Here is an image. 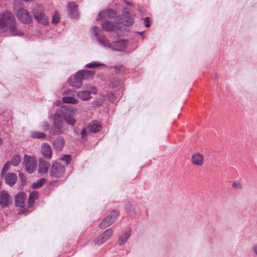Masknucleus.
Listing matches in <instances>:
<instances>
[{
	"label": "nucleus",
	"mask_w": 257,
	"mask_h": 257,
	"mask_svg": "<svg viewBox=\"0 0 257 257\" xmlns=\"http://www.w3.org/2000/svg\"><path fill=\"white\" fill-rule=\"evenodd\" d=\"M78 110L76 108L69 105H65L60 109L57 110L53 115L52 127L49 131L52 136L59 135L67 130L65 122L70 125L76 123L73 118L77 115Z\"/></svg>",
	"instance_id": "obj_1"
},
{
	"label": "nucleus",
	"mask_w": 257,
	"mask_h": 257,
	"mask_svg": "<svg viewBox=\"0 0 257 257\" xmlns=\"http://www.w3.org/2000/svg\"><path fill=\"white\" fill-rule=\"evenodd\" d=\"M0 31L9 32L13 36L23 35V33L17 27V22L14 15L9 11L0 13Z\"/></svg>",
	"instance_id": "obj_2"
},
{
	"label": "nucleus",
	"mask_w": 257,
	"mask_h": 257,
	"mask_svg": "<svg viewBox=\"0 0 257 257\" xmlns=\"http://www.w3.org/2000/svg\"><path fill=\"white\" fill-rule=\"evenodd\" d=\"M13 9L18 19L22 23L30 24L33 22V19L32 15L27 9H25L21 4H19L18 0L15 1Z\"/></svg>",
	"instance_id": "obj_3"
},
{
	"label": "nucleus",
	"mask_w": 257,
	"mask_h": 257,
	"mask_svg": "<svg viewBox=\"0 0 257 257\" xmlns=\"http://www.w3.org/2000/svg\"><path fill=\"white\" fill-rule=\"evenodd\" d=\"M100 29L94 26L90 29V35L92 39H96L99 44L102 47L104 46H108V40L103 35L100 34Z\"/></svg>",
	"instance_id": "obj_4"
},
{
	"label": "nucleus",
	"mask_w": 257,
	"mask_h": 257,
	"mask_svg": "<svg viewBox=\"0 0 257 257\" xmlns=\"http://www.w3.org/2000/svg\"><path fill=\"white\" fill-rule=\"evenodd\" d=\"M34 18L38 23L46 25L49 23V19L44 12V8L41 5H36L32 8Z\"/></svg>",
	"instance_id": "obj_5"
},
{
	"label": "nucleus",
	"mask_w": 257,
	"mask_h": 257,
	"mask_svg": "<svg viewBox=\"0 0 257 257\" xmlns=\"http://www.w3.org/2000/svg\"><path fill=\"white\" fill-rule=\"evenodd\" d=\"M108 46H104L105 48H108L116 51H125L130 52L131 50L128 49L130 43L127 40H120L113 42L111 43L108 41Z\"/></svg>",
	"instance_id": "obj_6"
},
{
	"label": "nucleus",
	"mask_w": 257,
	"mask_h": 257,
	"mask_svg": "<svg viewBox=\"0 0 257 257\" xmlns=\"http://www.w3.org/2000/svg\"><path fill=\"white\" fill-rule=\"evenodd\" d=\"M37 161L34 156L25 154L23 158V164L25 170L29 174L33 173L36 169Z\"/></svg>",
	"instance_id": "obj_7"
},
{
	"label": "nucleus",
	"mask_w": 257,
	"mask_h": 257,
	"mask_svg": "<svg viewBox=\"0 0 257 257\" xmlns=\"http://www.w3.org/2000/svg\"><path fill=\"white\" fill-rule=\"evenodd\" d=\"M97 90L95 87L88 85H85L83 90L77 92V96L82 100H88L91 98V94H95Z\"/></svg>",
	"instance_id": "obj_8"
},
{
	"label": "nucleus",
	"mask_w": 257,
	"mask_h": 257,
	"mask_svg": "<svg viewBox=\"0 0 257 257\" xmlns=\"http://www.w3.org/2000/svg\"><path fill=\"white\" fill-rule=\"evenodd\" d=\"M65 172V167L58 162H55L51 166L49 174L52 178H60Z\"/></svg>",
	"instance_id": "obj_9"
},
{
	"label": "nucleus",
	"mask_w": 257,
	"mask_h": 257,
	"mask_svg": "<svg viewBox=\"0 0 257 257\" xmlns=\"http://www.w3.org/2000/svg\"><path fill=\"white\" fill-rule=\"evenodd\" d=\"M123 12L124 13H126V15L117 16L115 21L118 24L119 28L120 27V25L130 27L134 23V19L131 15H128V12L126 8L123 9Z\"/></svg>",
	"instance_id": "obj_10"
},
{
	"label": "nucleus",
	"mask_w": 257,
	"mask_h": 257,
	"mask_svg": "<svg viewBox=\"0 0 257 257\" xmlns=\"http://www.w3.org/2000/svg\"><path fill=\"white\" fill-rule=\"evenodd\" d=\"M118 212L116 211H112L99 224V226L100 228H105L111 224L116 220L118 216Z\"/></svg>",
	"instance_id": "obj_11"
},
{
	"label": "nucleus",
	"mask_w": 257,
	"mask_h": 257,
	"mask_svg": "<svg viewBox=\"0 0 257 257\" xmlns=\"http://www.w3.org/2000/svg\"><path fill=\"white\" fill-rule=\"evenodd\" d=\"M113 230L111 228H109L101 234L94 240V244L100 245L105 242L112 234Z\"/></svg>",
	"instance_id": "obj_12"
},
{
	"label": "nucleus",
	"mask_w": 257,
	"mask_h": 257,
	"mask_svg": "<svg viewBox=\"0 0 257 257\" xmlns=\"http://www.w3.org/2000/svg\"><path fill=\"white\" fill-rule=\"evenodd\" d=\"M13 202V199L11 197L8 192L3 190L0 192V205L3 207H8Z\"/></svg>",
	"instance_id": "obj_13"
},
{
	"label": "nucleus",
	"mask_w": 257,
	"mask_h": 257,
	"mask_svg": "<svg viewBox=\"0 0 257 257\" xmlns=\"http://www.w3.org/2000/svg\"><path fill=\"white\" fill-rule=\"evenodd\" d=\"M67 11L69 16L73 19H77L79 16L77 5L74 2H70L67 4Z\"/></svg>",
	"instance_id": "obj_14"
},
{
	"label": "nucleus",
	"mask_w": 257,
	"mask_h": 257,
	"mask_svg": "<svg viewBox=\"0 0 257 257\" xmlns=\"http://www.w3.org/2000/svg\"><path fill=\"white\" fill-rule=\"evenodd\" d=\"M82 79L78 72L73 77H70L68 80V83L72 87L79 88L82 85Z\"/></svg>",
	"instance_id": "obj_15"
},
{
	"label": "nucleus",
	"mask_w": 257,
	"mask_h": 257,
	"mask_svg": "<svg viewBox=\"0 0 257 257\" xmlns=\"http://www.w3.org/2000/svg\"><path fill=\"white\" fill-rule=\"evenodd\" d=\"M116 15V12L111 9H108L101 11L98 14L96 18L97 20H102L107 18H113Z\"/></svg>",
	"instance_id": "obj_16"
},
{
	"label": "nucleus",
	"mask_w": 257,
	"mask_h": 257,
	"mask_svg": "<svg viewBox=\"0 0 257 257\" xmlns=\"http://www.w3.org/2000/svg\"><path fill=\"white\" fill-rule=\"evenodd\" d=\"M74 92V91L71 89H67L66 90L64 94L65 95L62 98L63 101L65 103H72L75 104L78 102V100L77 98L74 97L73 95H72V93Z\"/></svg>",
	"instance_id": "obj_17"
},
{
	"label": "nucleus",
	"mask_w": 257,
	"mask_h": 257,
	"mask_svg": "<svg viewBox=\"0 0 257 257\" xmlns=\"http://www.w3.org/2000/svg\"><path fill=\"white\" fill-rule=\"evenodd\" d=\"M102 29L106 31H114L119 28V26L115 21V24L108 21H104L101 23Z\"/></svg>",
	"instance_id": "obj_18"
},
{
	"label": "nucleus",
	"mask_w": 257,
	"mask_h": 257,
	"mask_svg": "<svg viewBox=\"0 0 257 257\" xmlns=\"http://www.w3.org/2000/svg\"><path fill=\"white\" fill-rule=\"evenodd\" d=\"M50 167L49 162L44 160L43 158L39 159L38 173L41 175H44L47 173Z\"/></svg>",
	"instance_id": "obj_19"
},
{
	"label": "nucleus",
	"mask_w": 257,
	"mask_h": 257,
	"mask_svg": "<svg viewBox=\"0 0 257 257\" xmlns=\"http://www.w3.org/2000/svg\"><path fill=\"white\" fill-rule=\"evenodd\" d=\"M41 152L45 158L48 159L52 158V150L51 146L48 143H44L42 145Z\"/></svg>",
	"instance_id": "obj_20"
},
{
	"label": "nucleus",
	"mask_w": 257,
	"mask_h": 257,
	"mask_svg": "<svg viewBox=\"0 0 257 257\" xmlns=\"http://www.w3.org/2000/svg\"><path fill=\"white\" fill-rule=\"evenodd\" d=\"M65 141L63 137L59 136L53 141V148L56 151H61L65 146Z\"/></svg>",
	"instance_id": "obj_21"
},
{
	"label": "nucleus",
	"mask_w": 257,
	"mask_h": 257,
	"mask_svg": "<svg viewBox=\"0 0 257 257\" xmlns=\"http://www.w3.org/2000/svg\"><path fill=\"white\" fill-rule=\"evenodd\" d=\"M27 195L24 192L19 193L15 199V205L17 207H22L24 206L26 200Z\"/></svg>",
	"instance_id": "obj_22"
},
{
	"label": "nucleus",
	"mask_w": 257,
	"mask_h": 257,
	"mask_svg": "<svg viewBox=\"0 0 257 257\" xmlns=\"http://www.w3.org/2000/svg\"><path fill=\"white\" fill-rule=\"evenodd\" d=\"M191 161L194 165L201 166L204 163V157L202 155L197 153L192 156Z\"/></svg>",
	"instance_id": "obj_23"
},
{
	"label": "nucleus",
	"mask_w": 257,
	"mask_h": 257,
	"mask_svg": "<svg viewBox=\"0 0 257 257\" xmlns=\"http://www.w3.org/2000/svg\"><path fill=\"white\" fill-rule=\"evenodd\" d=\"M17 180V176L14 173H8L5 177V181L6 183L10 186H13Z\"/></svg>",
	"instance_id": "obj_24"
},
{
	"label": "nucleus",
	"mask_w": 257,
	"mask_h": 257,
	"mask_svg": "<svg viewBox=\"0 0 257 257\" xmlns=\"http://www.w3.org/2000/svg\"><path fill=\"white\" fill-rule=\"evenodd\" d=\"M87 127L90 132L96 133L100 130L101 125L98 121L93 120Z\"/></svg>",
	"instance_id": "obj_25"
},
{
	"label": "nucleus",
	"mask_w": 257,
	"mask_h": 257,
	"mask_svg": "<svg viewBox=\"0 0 257 257\" xmlns=\"http://www.w3.org/2000/svg\"><path fill=\"white\" fill-rule=\"evenodd\" d=\"M78 72L82 80H89L93 77L95 71L93 70H80Z\"/></svg>",
	"instance_id": "obj_26"
},
{
	"label": "nucleus",
	"mask_w": 257,
	"mask_h": 257,
	"mask_svg": "<svg viewBox=\"0 0 257 257\" xmlns=\"http://www.w3.org/2000/svg\"><path fill=\"white\" fill-rule=\"evenodd\" d=\"M126 212L132 217H134L137 214L135 207L130 203H127L125 205Z\"/></svg>",
	"instance_id": "obj_27"
},
{
	"label": "nucleus",
	"mask_w": 257,
	"mask_h": 257,
	"mask_svg": "<svg viewBox=\"0 0 257 257\" xmlns=\"http://www.w3.org/2000/svg\"><path fill=\"white\" fill-rule=\"evenodd\" d=\"M130 236V231L129 230H125L122 233L121 235L119 236V244L120 245H122L124 244L128 239V238Z\"/></svg>",
	"instance_id": "obj_28"
},
{
	"label": "nucleus",
	"mask_w": 257,
	"mask_h": 257,
	"mask_svg": "<svg viewBox=\"0 0 257 257\" xmlns=\"http://www.w3.org/2000/svg\"><path fill=\"white\" fill-rule=\"evenodd\" d=\"M38 197V192L36 191H34L31 192L29 196V200L28 204L29 206H32L34 201L37 199Z\"/></svg>",
	"instance_id": "obj_29"
},
{
	"label": "nucleus",
	"mask_w": 257,
	"mask_h": 257,
	"mask_svg": "<svg viewBox=\"0 0 257 257\" xmlns=\"http://www.w3.org/2000/svg\"><path fill=\"white\" fill-rule=\"evenodd\" d=\"M30 136L32 138H36L39 139H44L46 136L44 133L37 131L31 132Z\"/></svg>",
	"instance_id": "obj_30"
},
{
	"label": "nucleus",
	"mask_w": 257,
	"mask_h": 257,
	"mask_svg": "<svg viewBox=\"0 0 257 257\" xmlns=\"http://www.w3.org/2000/svg\"><path fill=\"white\" fill-rule=\"evenodd\" d=\"M46 179L44 178H42L40 179L39 180H37L35 182H34L32 185V187L33 188H39L42 187L44 183L46 182Z\"/></svg>",
	"instance_id": "obj_31"
},
{
	"label": "nucleus",
	"mask_w": 257,
	"mask_h": 257,
	"mask_svg": "<svg viewBox=\"0 0 257 257\" xmlns=\"http://www.w3.org/2000/svg\"><path fill=\"white\" fill-rule=\"evenodd\" d=\"M100 66H105V65L104 63L97 61H93L86 65V67L87 68H97Z\"/></svg>",
	"instance_id": "obj_32"
},
{
	"label": "nucleus",
	"mask_w": 257,
	"mask_h": 257,
	"mask_svg": "<svg viewBox=\"0 0 257 257\" xmlns=\"http://www.w3.org/2000/svg\"><path fill=\"white\" fill-rule=\"evenodd\" d=\"M21 161V157L19 155H16L13 156L10 163L14 166H17Z\"/></svg>",
	"instance_id": "obj_33"
},
{
	"label": "nucleus",
	"mask_w": 257,
	"mask_h": 257,
	"mask_svg": "<svg viewBox=\"0 0 257 257\" xmlns=\"http://www.w3.org/2000/svg\"><path fill=\"white\" fill-rule=\"evenodd\" d=\"M60 21V15L59 13L57 12H55L53 16L52 19V23L53 24H56L58 23Z\"/></svg>",
	"instance_id": "obj_34"
},
{
	"label": "nucleus",
	"mask_w": 257,
	"mask_h": 257,
	"mask_svg": "<svg viewBox=\"0 0 257 257\" xmlns=\"http://www.w3.org/2000/svg\"><path fill=\"white\" fill-rule=\"evenodd\" d=\"M90 132L87 127L83 128L81 132V138L83 140H85Z\"/></svg>",
	"instance_id": "obj_35"
},
{
	"label": "nucleus",
	"mask_w": 257,
	"mask_h": 257,
	"mask_svg": "<svg viewBox=\"0 0 257 257\" xmlns=\"http://www.w3.org/2000/svg\"><path fill=\"white\" fill-rule=\"evenodd\" d=\"M232 186L235 189L240 190L242 188V185L240 181H235L232 183Z\"/></svg>",
	"instance_id": "obj_36"
},
{
	"label": "nucleus",
	"mask_w": 257,
	"mask_h": 257,
	"mask_svg": "<svg viewBox=\"0 0 257 257\" xmlns=\"http://www.w3.org/2000/svg\"><path fill=\"white\" fill-rule=\"evenodd\" d=\"M40 126L43 131H48L49 128V124L46 120L42 122Z\"/></svg>",
	"instance_id": "obj_37"
},
{
	"label": "nucleus",
	"mask_w": 257,
	"mask_h": 257,
	"mask_svg": "<svg viewBox=\"0 0 257 257\" xmlns=\"http://www.w3.org/2000/svg\"><path fill=\"white\" fill-rule=\"evenodd\" d=\"M61 160L64 161L66 163V164L68 165L69 163H70L71 161V157L70 155H65L64 156H63V157L61 158Z\"/></svg>",
	"instance_id": "obj_38"
},
{
	"label": "nucleus",
	"mask_w": 257,
	"mask_h": 257,
	"mask_svg": "<svg viewBox=\"0 0 257 257\" xmlns=\"http://www.w3.org/2000/svg\"><path fill=\"white\" fill-rule=\"evenodd\" d=\"M11 165L10 162L9 161L4 165L2 171V175L4 172H7L9 169Z\"/></svg>",
	"instance_id": "obj_39"
},
{
	"label": "nucleus",
	"mask_w": 257,
	"mask_h": 257,
	"mask_svg": "<svg viewBox=\"0 0 257 257\" xmlns=\"http://www.w3.org/2000/svg\"><path fill=\"white\" fill-rule=\"evenodd\" d=\"M105 100V98L104 96H102L100 98H98L95 100L96 104L98 105H100Z\"/></svg>",
	"instance_id": "obj_40"
},
{
	"label": "nucleus",
	"mask_w": 257,
	"mask_h": 257,
	"mask_svg": "<svg viewBox=\"0 0 257 257\" xmlns=\"http://www.w3.org/2000/svg\"><path fill=\"white\" fill-rule=\"evenodd\" d=\"M108 98L109 100V101L112 102L114 100L115 96L113 93L109 92L108 93Z\"/></svg>",
	"instance_id": "obj_41"
},
{
	"label": "nucleus",
	"mask_w": 257,
	"mask_h": 257,
	"mask_svg": "<svg viewBox=\"0 0 257 257\" xmlns=\"http://www.w3.org/2000/svg\"><path fill=\"white\" fill-rule=\"evenodd\" d=\"M144 25L146 27H149L150 26V19L148 17H146L144 21Z\"/></svg>",
	"instance_id": "obj_42"
},
{
	"label": "nucleus",
	"mask_w": 257,
	"mask_h": 257,
	"mask_svg": "<svg viewBox=\"0 0 257 257\" xmlns=\"http://www.w3.org/2000/svg\"><path fill=\"white\" fill-rule=\"evenodd\" d=\"M251 250L257 255V244H255L252 246Z\"/></svg>",
	"instance_id": "obj_43"
},
{
	"label": "nucleus",
	"mask_w": 257,
	"mask_h": 257,
	"mask_svg": "<svg viewBox=\"0 0 257 257\" xmlns=\"http://www.w3.org/2000/svg\"><path fill=\"white\" fill-rule=\"evenodd\" d=\"M74 133H75L76 135H79V132L77 130L74 129Z\"/></svg>",
	"instance_id": "obj_44"
},
{
	"label": "nucleus",
	"mask_w": 257,
	"mask_h": 257,
	"mask_svg": "<svg viewBox=\"0 0 257 257\" xmlns=\"http://www.w3.org/2000/svg\"><path fill=\"white\" fill-rule=\"evenodd\" d=\"M2 141L1 140V139L0 138V146L2 145Z\"/></svg>",
	"instance_id": "obj_45"
},
{
	"label": "nucleus",
	"mask_w": 257,
	"mask_h": 257,
	"mask_svg": "<svg viewBox=\"0 0 257 257\" xmlns=\"http://www.w3.org/2000/svg\"><path fill=\"white\" fill-rule=\"evenodd\" d=\"M22 176H23L22 173H20V177H22Z\"/></svg>",
	"instance_id": "obj_46"
}]
</instances>
